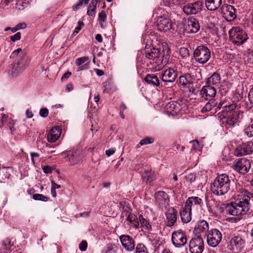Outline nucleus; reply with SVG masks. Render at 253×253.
Instances as JSON below:
<instances>
[{"label": "nucleus", "mask_w": 253, "mask_h": 253, "mask_svg": "<svg viewBox=\"0 0 253 253\" xmlns=\"http://www.w3.org/2000/svg\"><path fill=\"white\" fill-rule=\"evenodd\" d=\"M10 57L15 58L14 62L11 65L8 74L12 78L18 76L29 65L30 59L27 56L24 49L18 48L14 50Z\"/></svg>", "instance_id": "1"}, {"label": "nucleus", "mask_w": 253, "mask_h": 253, "mask_svg": "<svg viewBox=\"0 0 253 253\" xmlns=\"http://www.w3.org/2000/svg\"><path fill=\"white\" fill-rule=\"evenodd\" d=\"M250 193L245 189H240L236 192V201L231 203L237 215L245 214L250 209Z\"/></svg>", "instance_id": "2"}, {"label": "nucleus", "mask_w": 253, "mask_h": 253, "mask_svg": "<svg viewBox=\"0 0 253 253\" xmlns=\"http://www.w3.org/2000/svg\"><path fill=\"white\" fill-rule=\"evenodd\" d=\"M231 181L226 174L218 175L211 185V190L215 195L221 196L230 189Z\"/></svg>", "instance_id": "3"}, {"label": "nucleus", "mask_w": 253, "mask_h": 253, "mask_svg": "<svg viewBox=\"0 0 253 253\" xmlns=\"http://www.w3.org/2000/svg\"><path fill=\"white\" fill-rule=\"evenodd\" d=\"M230 41L237 45L243 44L248 39L246 32L239 27H233L229 31Z\"/></svg>", "instance_id": "4"}, {"label": "nucleus", "mask_w": 253, "mask_h": 253, "mask_svg": "<svg viewBox=\"0 0 253 253\" xmlns=\"http://www.w3.org/2000/svg\"><path fill=\"white\" fill-rule=\"evenodd\" d=\"M211 57V50L205 45L197 46L193 52V59L201 64H204L208 62Z\"/></svg>", "instance_id": "5"}, {"label": "nucleus", "mask_w": 253, "mask_h": 253, "mask_svg": "<svg viewBox=\"0 0 253 253\" xmlns=\"http://www.w3.org/2000/svg\"><path fill=\"white\" fill-rule=\"evenodd\" d=\"M171 242L175 248H179L184 246L187 243L185 232L181 229L173 232L171 235Z\"/></svg>", "instance_id": "6"}, {"label": "nucleus", "mask_w": 253, "mask_h": 253, "mask_svg": "<svg viewBox=\"0 0 253 253\" xmlns=\"http://www.w3.org/2000/svg\"><path fill=\"white\" fill-rule=\"evenodd\" d=\"M156 23L158 29L162 32H167L173 27L171 20L166 15L158 16Z\"/></svg>", "instance_id": "7"}, {"label": "nucleus", "mask_w": 253, "mask_h": 253, "mask_svg": "<svg viewBox=\"0 0 253 253\" xmlns=\"http://www.w3.org/2000/svg\"><path fill=\"white\" fill-rule=\"evenodd\" d=\"M222 238L221 232L216 229H212L207 234V242L211 247H216L220 242Z\"/></svg>", "instance_id": "8"}, {"label": "nucleus", "mask_w": 253, "mask_h": 253, "mask_svg": "<svg viewBox=\"0 0 253 253\" xmlns=\"http://www.w3.org/2000/svg\"><path fill=\"white\" fill-rule=\"evenodd\" d=\"M203 3L197 1L192 3H188L183 7V11L185 14L189 15H196L202 10Z\"/></svg>", "instance_id": "9"}, {"label": "nucleus", "mask_w": 253, "mask_h": 253, "mask_svg": "<svg viewBox=\"0 0 253 253\" xmlns=\"http://www.w3.org/2000/svg\"><path fill=\"white\" fill-rule=\"evenodd\" d=\"M191 253H202L204 250V241L202 237L197 236L192 238L189 242Z\"/></svg>", "instance_id": "10"}, {"label": "nucleus", "mask_w": 253, "mask_h": 253, "mask_svg": "<svg viewBox=\"0 0 253 253\" xmlns=\"http://www.w3.org/2000/svg\"><path fill=\"white\" fill-rule=\"evenodd\" d=\"M251 168V162L246 158H241L235 162L234 169L242 174L247 173Z\"/></svg>", "instance_id": "11"}, {"label": "nucleus", "mask_w": 253, "mask_h": 253, "mask_svg": "<svg viewBox=\"0 0 253 253\" xmlns=\"http://www.w3.org/2000/svg\"><path fill=\"white\" fill-rule=\"evenodd\" d=\"M61 155L64 158H68L69 163L72 166L79 163L83 157L79 152L76 150L63 152Z\"/></svg>", "instance_id": "12"}, {"label": "nucleus", "mask_w": 253, "mask_h": 253, "mask_svg": "<svg viewBox=\"0 0 253 253\" xmlns=\"http://www.w3.org/2000/svg\"><path fill=\"white\" fill-rule=\"evenodd\" d=\"M223 17L228 21H232L236 18V9L232 5L224 4L221 8Z\"/></svg>", "instance_id": "13"}, {"label": "nucleus", "mask_w": 253, "mask_h": 253, "mask_svg": "<svg viewBox=\"0 0 253 253\" xmlns=\"http://www.w3.org/2000/svg\"><path fill=\"white\" fill-rule=\"evenodd\" d=\"M244 243L241 237L235 236L231 238L228 248L231 251L238 252L243 248Z\"/></svg>", "instance_id": "14"}, {"label": "nucleus", "mask_w": 253, "mask_h": 253, "mask_svg": "<svg viewBox=\"0 0 253 253\" xmlns=\"http://www.w3.org/2000/svg\"><path fill=\"white\" fill-rule=\"evenodd\" d=\"M252 152H253V142L250 141L238 146L235 150L234 154L237 156H241L250 154Z\"/></svg>", "instance_id": "15"}, {"label": "nucleus", "mask_w": 253, "mask_h": 253, "mask_svg": "<svg viewBox=\"0 0 253 253\" xmlns=\"http://www.w3.org/2000/svg\"><path fill=\"white\" fill-rule=\"evenodd\" d=\"M215 207L217 211L220 213H223L232 215H237L235 211L234 208L231 204H221L216 202Z\"/></svg>", "instance_id": "16"}, {"label": "nucleus", "mask_w": 253, "mask_h": 253, "mask_svg": "<svg viewBox=\"0 0 253 253\" xmlns=\"http://www.w3.org/2000/svg\"><path fill=\"white\" fill-rule=\"evenodd\" d=\"M216 93L215 87L209 84L204 86L200 90L201 97L205 100L213 99Z\"/></svg>", "instance_id": "17"}, {"label": "nucleus", "mask_w": 253, "mask_h": 253, "mask_svg": "<svg viewBox=\"0 0 253 253\" xmlns=\"http://www.w3.org/2000/svg\"><path fill=\"white\" fill-rule=\"evenodd\" d=\"M122 245L128 252H131L135 248V243L132 237L129 235H122L120 236Z\"/></svg>", "instance_id": "18"}, {"label": "nucleus", "mask_w": 253, "mask_h": 253, "mask_svg": "<svg viewBox=\"0 0 253 253\" xmlns=\"http://www.w3.org/2000/svg\"><path fill=\"white\" fill-rule=\"evenodd\" d=\"M199 21L194 17H191L186 21L185 30L189 33H196L200 30Z\"/></svg>", "instance_id": "19"}, {"label": "nucleus", "mask_w": 253, "mask_h": 253, "mask_svg": "<svg viewBox=\"0 0 253 253\" xmlns=\"http://www.w3.org/2000/svg\"><path fill=\"white\" fill-rule=\"evenodd\" d=\"M239 115L238 111L230 112L225 119V120L223 122V124H225L226 127L228 128L234 126L238 123Z\"/></svg>", "instance_id": "20"}, {"label": "nucleus", "mask_w": 253, "mask_h": 253, "mask_svg": "<svg viewBox=\"0 0 253 253\" xmlns=\"http://www.w3.org/2000/svg\"><path fill=\"white\" fill-rule=\"evenodd\" d=\"M177 76L176 72L172 68H169L163 73L162 80L165 83V85H168V83L174 82Z\"/></svg>", "instance_id": "21"}, {"label": "nucleus", "mask_w": 253, "mask_h": 253, "mask_svg": "<svg viewBox=\"0 0 253 253\" xmlns=\"http://www.w3.org/2000/svg\"><path fill=\"white\" fill-rule=\"evenodd\" d=\"M177 211L173 208H170L166 212V222L168 226L174 225L177 219Z\"/></svg>", "instance_id": "22"}, {"label": "nucleus", "mask_w": 253, "mask_h": 253, "mask_svg": "<svg viewBox=\"0 0 253 253\" xmlns=\"http://www.w3.org/2000/svg\"><path fill=\"white\" fill-rule=\"evenodd\" d=\"M202 200L198 197H189L185 203V206L188 210L192 211V208H195L197 206H201Z\"/></svg>", "instance_id": "23"}, {"label": "nucleus", "mask_w": 253, "mask_h": 253, "mask_svg": "<svg viewBox=\"0 0 253 253\" xmlns=\"http://www.w3.org/2000/svg\"><path fill=\"white\" fill-rule=\"evenodd\" d=\"M161 55L160 50L158 48H151L150 50L147 48L145 50V56L148 59L154 60L158 59Z\"/></svg>", "instance_id": "24"}, {"label": "nucleus", "mask_w": 253, "mask_h": 253, "mask_svg": "<svg viewBox=\"0 0 253 253\" xmlns=\"http://www.w3.org/2000/svg\"><path fill=\"white\" fill-rule=\"evenodd\" d=\"M209 224L206 220L199 221L194 228V231L197 233H206L209 231Z\"/></svg>", "instance_id": "25"}, {"label": "nucleus", "mask_w": 253, "mask_h": 253, "mask_svg": "<svg viewBox=\"0 0 253 253\" xmlns=\"http://www.w3.org/2000/svg\"><path fill=\"white\" fill-rule=\"evenodd\" d=\"M155 198L157 202L160 205L168 204L169 200L168 194L164 191H159L155 194Z\"/></svg>", "instance_id": "26"}, {"label": "nucleus", "mask_w": 253, "mask_h": 253, "mask_svg": "<svg viewBox=\"0 0 253 253\" xmlns=\"http://www.w3.org/2000/svg\"><path fill=\"white\" fill-rule=\"evenodd\" d=\"M60 135V128L58 126L51 128L47 135L48 142H54L58 139Z\"/></svg>", "instance_id": "27"}, {"label": "nucleus", "mask_w": 253, "mask_h": 253, "mask_svg": "<svg viewBox=\"0 0 253 253\" xmlns=\"http://www.w3.org/2000/svg\"><path fill=\"white\" fill-rule=\"evenodd\" d=\"M143 181L147 184H150L155 179L154 173L151 169H145L142 174Z\"/></svg>", "instance_id": "28"}, {"label": "nucleus", "mask_w": 253, "mask_h": 253, "mask_svg": "<svg viewBox=\"0 0 253 253\" xmlns=\"http://www.w3.org/2000/svg\"><path fill=\"white\" fill-rule=\"evenodd\" d=\"M221 3L222 0H206L205 1L206 7L210 11L216 10Z\"/></svg>", "instance_id": "29"}, {"label": "nucleus", "mask_w": 253, "mask_h": 253, "mask_svg": "<svg viewBox=\"0 0 253 253\" xmlns=\"http://www.w3.org/2000/svg\"><path fill=\"white\" fill-rule=\"evenodd\" d=\"M181 220L183 222L187 223L191 220V210H188L185 207L182 208L180 212Z\"/></svg>", "instance_id": "30"}, {"label": "nucleus", "mask_w": 253, "mask_h": 253, "mask_svg": "<svg viewBox=\"0 0 253 253\" xmlns=\"http://www.w3.org/2000/svg\"><path fill=\"white\" fill-rule=\"evenodd\" d=\"M166 107L168 112L173 113H177L181 108L180 104L175 101L168 103Z\"/></svg>", "instance_id": "31"}, {"label": "nucleus", "mask_w": 253, "mask_h": 253, "mask_svg": "<svg viewBox=\"0 0 253 253\" xmlns=\"http://www.w3.org/2000/svg\"><path fill=\"white\" fill-rule=\"evenodd\" d=\"M221 81V77L220 75L214 72L210 77L208 78L207 80V84L209 85H218Z\"/></svg>", "instance_id": "32"}, {"label": "nucleus", "mask_w": 253, "mask_h": 253, "mask_svg": "<svg viewBox=\"0 0 253 253\" xmlns=\"http://www.w3.org/2000/svg\"><path fill=\"white\" fill-rule=\"evenodd\" d=\"M145 81L148 84L155 86L160 85V82L157 76L154 74H148L144 78Z\"/></svg>", "instance_id": "33"}, {"label": "nucleus", "mask_w": 253, "mask_h": 253, "mask_svg": "<svg viewBox=\"0 0 253 253\" xmlns=\"http://www.w3.org/2000/svg\"><path fill=\"white\" fill-rule=\"evenodd\" d=\"M209 101L206 104L205 106L202 109V112L210 111L212 110L214 113L215 112V106L216 101L214 99H208Z\"/></svg>", "instance_id": "34"}, {"label": "nucleus", "mask_w": 253, "mask_h": 253, "mask_svg": "<svg viewBox=\"0 0 253 253\" xmlns=\"http://www.w3.org/2000/svg\"><path fill=\"white\" fill-rule=\"evenodd\" d=\"M192 83V78L189 74H186L179 77V84L182 85H185Z\"/></svg>", "instance_id": "35"}, {"label": "nucleus", "mask_w": 253, "mask_h": 253, "mask_svg": "<svg viewBox=\"0 0 253 253\" xmlns=\"http://www.w3.org/2000/svg\"><path fill=\"white\" fill-rule=\"evenodd\" d=\"M139 221L141 226L145 230H150L152 227L149 222L145 219L142 215L139 216Z\"/></svg>", "instance_id": "36"}, {"label": "nucleus", "mask_w": 253, "mask_h": 253, "mask_svg": "<svg viewBox=\"0 0 253 253\" xmlns=\"http://www.w3.org/2000/svg\"><path fill=\"white\" fill-rule=\"evenodd\" d=\"M12 245L11 244L10 240L6 238L4 239L2 242V247L0 250L3 251V252L7 251L8 253H10V248Z\"/></svg>", "instance_id": "37"}, {"label": "nucleus", "mask_w": 253, "mask_h": 253, "mask_svg": "<svg viewBox=\"0 0 253 253\" xmlns=\"http://www.w3.org/2000/svg\"><path fill=\"white\" fill-rule=\"evenodd\" d=\"M117 247L115 244L107 245L102 251V253H116Z\"/></svg>", "instance_id": "38"}, {"label": "nucleus", "mask_w": 253, "mask_h": 253, "mask_svg": "<svg viewBox=\"0 0 253 253\" xmlns=\"http://www.w3.org/2000/svg\"><path fill=\"white\" fill-rule=\"evenodd\" d=\"M154 141V138L152 137H146L142 139H141L139 142V144L137 145L136 147H139L140 145H145L147 144H152Z\"/></svg>", "instance_id": "39"}, {"label": "nucleus", "mask_w": 253, "mask_h": 253, "mask_svg": "<svg viewBox=\"0 0 253 253\" xmlns=\"http://www.w3.org/2000/svg\"><path fill=\"white\" fill-rule=\"evenodd\" d=\"M244 133L249 137L253 136V119H251V124L244 130Z\"/></svg>", "instance_id": "40"}, {"label": "nucleus", "mask_w": 253, "mask_h": 253, "mask_svg": "<svg viewBox=\"0 0 253 253\" xmlns=\"http://www.w3.org/2000/svg\"><path fill=\"white\" fill-rule=\"evenodd\" d=\"M179 55L183 58H186L190 56V52L188 48L185 47H182L179 49Z\"/></svg>", "instance_id": "41"}, {"label": "nucleus", "mask_w": 253, "mask_h": 253, "mask_svg": "<svg viewBox=\"0 0 253 253\" xmlns=\"http://www.w3.org/2000/svg\"><path fill=\"white\" fill-rule=\"evenodd\" d=\"M135 249V253H148L146 247L143 244H137Z\"/></svg>", "instance_id": "42"}, {"label": "nucleus", "mask_w": 253, "mask_h": 253, "mask_svg": "<svg viewBox=\"0 0 253 253\" xmlns=\"http://www.w3.org/2000/svg\"><path fill=\"white\" fill-rule=\"evenodd\" d=\"M245 62L248 64H253V51H250L244 55Z\"/></svg>", "instance_id": "43"}, {"label": "nucleus", "mask_w": 253, "mask_h": 253, "mask_svg": "<svg viewBox=\"0 0 253 253\" xmlns=\"http://www.w3.org/2000/svg\"><path fill=\"white\" fill-rule=\"evenodd\" d=\"M33 198L35 200L42 201L43 202H46L48 200V198L44 196L42 194H35L33 195Z\"/></svg>", "instance_id": "44"}, {"label": "nucleus", "mask_w": 253, "mask_h": 253, "mask_svg": "<svg viewBox=\"0 0 253 253\" xmlns=\"http://www.w3.org/2000/svg\"><path fill=\"white\" fill-rule=\"evenodd\" d=\"M88 58L87 57H82L80 58H78L76 60L75 63L78 66H80L82 65L84 63L88 61Z\"/></svg>", "instance_id": "45"}, {"label": "nucleus", "mask_w": 253, "mask_h": 253, "mask_svg": "<svg viewBox=\"0 0 253 253\" xmlns=\"http://www.w3.org/2000/svg\"><path fill=\"white\" fill-rule=\"evenodd\" d=\"M237 107V105L235 104H231L230 105H227L225 104L223 106V110H225L226 111H232L236 109V107Z\"/></svg>", "instance_id": "46"}, {"label": "nucleus", "mask_w": 253, "mask_h": 253, "mask_svg": "<svg viewBox=\"0 0 253 253\" xmlns=\"http://www.w3.org/2000/svg\"><path fill=\"white\" fill-rule=\"evenodd\" d=\"M190 143L192 145L191 149L193 150H200L201 147L200 146L199 142L198 140H195L192 141H190Z\"/></svg>", "instance_id": "47"}, {"label": "nucleus", "mask_w": 253, "mask_h": 253, "mask_svg": "<svg viewBox=\"0 0 253 253\" xmlns=\"http://www.w3.org/2000/svg\"><path fill=\"white\" fill-rule=\"evenodd\" d=\"M196 176L194 173H189L185 176V179L187 182L191 183L195 181Z\"/></svg>", "instance_id": "48"}, {"label": "nucleus", "mask_w": 253, "mask_h": 253, "mask_svg": "<svg viewBox=\"0 0 253 253\" xmlns=\"http://www.w3.org/2000/svg\"><path fill=\"white\" fill-rule=\"evenodd\" d=\"M87 247V243L86 241H82L79 244V249L82 251H85Z\"/></svg>", "instance_id": "49"}, {"label": "nucleus", "mask_w": 253, "mask_h": 253, "mask_svg": "<svg viewBox=\"0 0 253 253\" xmlns=\"http://www.w3.org/2000/svg\"><path fill=\"white\" fill-rule=\"evenodd\" d=\"M40 115L43 118L46 117L48 115V110L47 108H42L40 111Z\"/></svg>", "instance_id": "50"}, {"label": "nucleus", "mask_w": 253, "mask_h": 253, "mask_svg": "<svg viewBox=\"0 0 253 253\" xmlns=\"http://www.w3.org/2000/svg\"><path fill=\"white\" fill-rule=\"evenodd\" d=\"M21 39V33L18 32L13 36L10 37V39L12 42H15L18 41Z\"/></svg>", "instance_id": "51"}, {"label": "nucleus", "mask_w": 253, "mask_h": 253, "mask_svg": "<svg viewBox=\"0 0 253 253\" xmlns=\"http://www.w3.org/2000/svg\"><path fill=\"white\" fill-rule=\"evenodd\" d=\"M107 15L104 11H101V12L99 14V20L100 21H105L106 19Z\"/></svg>", "instance_id": "52"}, {"label": "nucleus", "mask_w": 253, "mask_h": 253, "mask_svg": "<svg viewBox=\"0 0 253 253\" xmlns=\"http://www.w3.org/2000/svg\"><path fill=\"white\" fill-rule=\"evenodd\" d=\"M78 26L75 28L74 30V34H78L84 26V23L82 21H79L78 22Z\"/></svg>", "instance_id": "53"}, {"label": "nucleus", "mask_w": 253, "mask_h": 253, "mask_svg": "<svg viewBox=\"0 0 253 253\" xmlns=\"http://www.w3.org/2000/svg\"><path fill=\"white\" fill-rule=\"evenodd\" d=\"M42 169L45 173H51L52 171L53 168L49 166H46L43 167Z\"/></svg>", "instance_id": "54"}, {"label": "nucleus", "mask_w": 253, "mask_h": 253, "mask_svg": "<svg viewBox=\"0 0 253 253\" xmlns=\"http://www.w3.org/2000/svg\"><path fill=\"white\" fill-rule=\"evenodd\" d=\"M135 219H136V217L134 215H132L131 214H129L126 218V220L131 224L134 220H135Z\"/></svg>", "instance_id": "55"}, {"label": "nucleus", "mask_w": 253, "mask_h": 253, "mask_svg": "<svg viewBox=\"0 0 253 253\" xmlns=\"http://www.w3.org/2000/svg\"><path fill=\"white\" fill-rule=\"evenodd\" d=\"M248 98L250 103L253 104V87L250 89L249 92Z\"/></svg>", "instance_id": "56"}, {"label": "nucleus", "mask_w": 253, "mask_h": 253, "mask_svg": "<svg viewBox=\"0 0 253 253\" xmlns=\"http://www.w3.org/2000/svg\"><path fill=\"white\" fill-rule=\"evenodd\" d=\"M88 67H89V66H88V63H85L82 66L81 65V66H79V67L77 69V71L79 72V71L87 69L88 68Z\"/></svg>", "instance_id": "57"}, {"label": "nucleus", "mask_w": 253, "mask_h": 253, "mask_svg": "<svg viewBox=\"0 0 253 253\" xmlns=\"http://www.w3.org/2000/svg\"><path fill=\"white\" fill-rule=\"evenodd\" d=\"M1 116H2V118L1 119V122L3 125H5L9 120L8 118V117H7V116H6V115H5L4 114H2Z\"/></svg>", "instance_id": "58"}, {"label": "nucleus", "mask_w": 253, "mask_h": 253, "mask_svg": "<svg viewBox=\"0 0 253 253\" xmlns=\"http://www.w3.org/2000/svg\"><path fill=\"white\" fill-rule=\"evenodd\" d=\"M224 104H225L224 102H220L219 103H217V102H216V106H215V112H216L217 111L219 110L222 108H223V106L224 105Z\"/></svg>", "instance_id": "59"}, {"label": "nucleus", "mask_w": 253, "mask_h": 253, "mask_svg": "<svg viewBox=\"0 0 253 253\" xmlns=\"http://www.w3.org/2000/svg\"><path fill=\"white\" fill-rule=\"evenodd\" d=\"M95 8V7L93 8L92 7H89V6L87 11V14L91 16L94 15Z\"/></svg>", "instance_id": "60"}, {"label": "nucleus", "mask_w": 253, "mask_h": 253, "mask_svg": "<svg viewBox=\"0 0 253 253\" xmlns=\"http://www.w3.org/2000/svg\"><path fill=\"white\" fill-rule=\"evenodd\" d=\"M115 149L114 148H111V149H109L108 150H107L105 152L106 153V154L107 156H110L111 155H113V154H114V153L115 152Z\"/></svg>", "instance_id": "61"}, {"label": "nucleus", "mask_w": 253, "mask_h": 253, "mask_svg": "<svg viewBox=\"0 0 253 253\" xmlns=\"http://www.w3.org/2000/svg\"><path fill=\"white\" fill-rule=\"evenodd\" d=\"M187 0H172L173 3L174 4H181L186 2Z\"/></svg>", "instance_id": "62"}, {"label": "nucleus", "mask_w": 253, "mask_h": 253, "mask_svg": "<svg viewBox=\"0 0 253 253\" xmlns=\"http://www.w3.org/2000/svg\"><path fill=\"white\" fill-rule=\"evenodd\" d=\"M89 0H80L78 4L76 6V9L78 8V6H81L83 3L85 4H87Z\"/></svg>", "instance_id": "63"}, {"label": "nucleus", "mask_w": 253, "mask_h": 253, "mask_svg": "<svg viewBox=\"0 0 253 253\" xmlns=\"http://www.w3.org/2000/svg\"><path fill=\"white\" fill-rule=\"evenodd\" d=\"M17 27V29L18 30H20V29H24L26 27V24L25 23H19L16 26Z\"/></svg>", "instance_id": "64"}]
</instances>
